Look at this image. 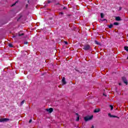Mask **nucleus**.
<instances>
[{
	"instance_id": "1",
	"label": "nucleus",
	"mask_w": 128,
	"mask_h": 128,
	"mask_svg": "<svg viewBox=\"0 0 128 128\" xmlns=\"http://www.w3.org/2000/svg\"><path fill=\"white\" fill-rule=\"evenodd\" d=\"M93 117H94V116H86L84 117V120L85 122H88V120H92V118Z\"/></svg>"
},
{
	"instance_id": "2",
	"label": "nucleus",
	"mask_w": 128,
	"mask_h": 128,
	"mask_svg": "<svg viewBox=\"0 0 128 128\" xmlns=\"http://www.w3.org/2000/svg\"><path fill=\"white\" fill-rule=\"evenodd\" d=\"M9 120L8 118H0V122H8Z\"/></svg>"
},
{
	"instance_id": "3",
	"label": "nucleus",
	"mask_w": 128,
	"mask_h": 128,
	"mask_svg": "<svg viewBox=\"0 0 128 128\" xmlns=\"http://www.w3.org/2000/svg\"><path fill=\"white\" fill-rule=\"evenodd\" d=\"M90 45H86L85 46H84V50H90Z\"/></svg>"
},
{
	"instance_id": "4",
	"label": "nucleus",
	"mask_w": 128,
	"mask_h": 128,
	"mask_svg": "<svg viewBox=\"0 0 128 128\" xmlns=\"http://www.w3.org/2000/svg\"><path fill=\"white\" fill-rule=\"evenodd\" d=\"M122 80L124 84H128V80H126V77H122Z\"/></svg>"
},
{
	"instance_id": "5",
	"label": "nucleus",
	"mask_w": 128,
	"mask_h": 128,
	"mask_svg": "<svg viewBox=\"0 0 128 128\" xmlns=\"http://www.w3.org/2000/svg\"><path fill=\"white\" fill-rule=\"evenodd\" d=\"M62 83L63 84H66V78H62Z\"/></svg>"
},
{
	"instance_id": "6",
	"label": "nucleus",
	"mask_w": 128,
	"mask_h": 128,
	"mask_svg": "<svg viewBox=\"0 0 128 128\" xmlns=\"http://www.w3.org/2000/svg\"><path fill=\"white\" fill-rule=\"evenodd\" d=\"M52 108H50L49 109H46V111L48 112H52Z\"/></svg>"
},
{
	"instance_id": "7",
	"label": "nucleus",
	"mask_w": 128,
	"mask_h": 128,
	"mask_svg": "<svg viewBox=\"0 0 128 128\" xmlns=\"http://www.w3.org/2000/svg\"><path fill=\"white\" fill-rule=\"evenodd\" d=\"M108 116H110V118H116V116L111 115L110 114H108Z\"/></svg>"
},
{
	"instance_id": "8",
	"label": "nucleus",
	"mask_w": 128,
	"mask_h": 128,
	"mask_svg": "<svg viewBox=\"0 0 128 128\" xmlns=\"http://www.w3.org/2000/svg\"><path fill=\"white\" fill-rule=\"evenodd\" d=\"M100 110V108H96L94 110V112H99Z\"/></svg>"
},
{
	"instance_id": "9",
	"label": "nucleus",
	"mask_w": 128,
	"mask_h": 128,
	"mask_svg": "<svg viewBox=\"0 0 128 128\" xmlns=\"http://www.w3.org/2000/svg\"><path fill=\"white\" fill-rule=\"evenodd\" d=\"M116 20H120V16H117L116 18Z\"/></svg>"
},
{
	"instance_id": "10",
	"label": "nucleus",
	"mask_w": 128,
	"mask_h": 128,
	"mask_svg": "<svg viewBox=\"0 0 128 128\" xmlns=\"http://www.w3.org/2000/svg\"><path fill=\"white\" fill-rule=\"evenodd\" d=\"M124 48L125 50H126V52H128V46H124Z\"/></svg>"
},
{
	"instance_id": "11",
	"label": "nucleus",
	"mask_w": 128,
	"mask_h": 128,
	"mask_svg": "<svg viewBox=\"0 0 128 128\" xmlns=\"http://www.w3.org/2000/svg\"><path fill=\"white\" fill-rule=\"evenodd\" d=\"M100 16H101V18H104V14L101 13Z\"/></svg>"
},
{
	"instance_id": "12",
	"label": "nucleus",
	"mask_w": 128,
	"mask_h": 128,
	"mask_svg": "<svg viewBox=\"0 0 128 128\" xmlns=\"http://www.w3.org/2000/svg\"><path fill=\"white\" fill-rule=\"evenodd\" d=\"M110 108H111V110H114V106L112 105H110Z\"/></svg>"
},
{
	"instance_id": "13",
	"label": "nucleus",
	"mask_w": 128,
	"mask_h": 128,
	"mask_svg": "<svg viewBox=\"0 0 128 128\" xmlns=\"http://www.w3.org/2000/svg\"><path fill=\"white\" fill-rule=\"evenodd\" d=\"M24 104V100H22V101L21 102L20 104H21V106H22L23 104Z\"/></svg>"
},
{
	"instance_id": "14",
	"label": "nucleus",
	"mask_w": 128,
	"mask_h": 128,
	"mask_svg": "<svg viewBox=\"0 0 128 128\" xmlns=\"http://www.w3.org/2000/svg\"><path fill=\"white\" fill-rule=\"evenodd\" d=\"M8 46H10V48H12V44H8Z\"/></svg>"
},
{
	"instance_id": "15",
	"label": "nucleus",
	"mask_w": 128,
	"mask_h": 128,
	"mask_svg": "<svg viewBox=\"0 0 128 128\" xmlns=\"http://www.w3.org/2000/svg\"><path fill=\"white\" fill-rule=\"evenodd\" d=\"M108 28H112V24H110V25L108 26Z\"/></svg>"
},
{
	"instance_id": "16",
	"label": "nucleus",
	"mask_w": 128,
	"mask_h": 128,
	"mask_svg": "<svg viewBox=\"0 0 128 128\" xmlns=\"http://www.w3.org/2000/svg\"><path fill=\"white\" fill-rule=\"evenodd\" d=\"M114 26H118V22H114Z\"/></svg>"
},
{
	"instance_id": "17",
	"label": "nucleus",
	"mask_w": 128,
	"mask_h": 128,
	"mask_svg": "<svg viewBox=\"0 0 128 128\" xmlns=\"http://www.w3.org/2000/svg\"><path fill=\"white\" fill-rule=\"evenodd\" d=\"M95 44H100V42H98V41L95 40Z\"/></svg>"
},
{
	"instance_id": "18",
	"label": "nucleus",
	"mask_w": 128,
	"mask_h": 128,
	"mask_svg": "<svg viewBox=\"0 0 128 128\" xmlns=\"http://www.w3.org/2000/svg\"><path fill=\"white\" fill-rule=\"evenodd\" d=\"M76 120L77 121V122H78V120H80V117H77V118H76Z\"/></svg>"
},
{
	"instance_id": "19",
	"label": "nucleus",
	"mask_w": 128,
	"mask_h": 128,
	"mask_svg": "<svg viewBox=\"0 0 128 128\" xmlns=\"http://www.w3.org/2000/svg\"><path fill=\"white\" fill-rule=\"evenodd\" d=\"M24 36V33L22 34H19V36Z\"/></svg>"
},
{
	"instance_id": "20",
	"label": "nucleus",
	"mask_w": 128,
	"mask_h": 128,
	"mask_svg": "<svg viewBox=\"0 0 128 128\" xmlns=\"http://www.w3.org/2000/svg\"><path fill=\"white\" fill-rule=\"evenodd\" d=\"M28 44V42H24V44Z\"/></svg>"
},
{
	"instance_id": "21",
	"label": "nucleus",
	"mask_w": 128,
	"mask_h": 128,
	"mask_svg": "<svg viewBox=\"0 0 128 128\" xmlns=\"http://www.w3.org/2000/svg\"><path fill=\"white\" fill-rule=\"evenodd\" d=\"M118 10H122V7H120V8H119Z\"/></svg>"
},
{
	"instance_id": "22",
	"label": "nucleus",
	"mask_w": 128,
	"mask_h": 128,
	"mask_svg": "<svg viewBox=\"0 0 128 128\" xmlns=\"http://www.w3.org/2000/svg\"><path fill=\"white\" fill-rule=\"evenodd\" d=\"M16 2L15 4H13L12 5V6H15L16 5Z\"/></svg>"
},
{
	"instance_id": "23",
	"label": "nucleus",
	"mask_w": 128,
	"mask_h": 128,
	"mask_svg": "<svg viewBox=\"0 0 128 128\" xmlns=\"http://www.w3.org/2000/svg\"><path fill=\"white\" fill-rule=\"evenodd\" d=\"M32 120H30V121H29V122L30 124V122H32Z\"/></svg>"
},
{
	"instance_id": "24",
	"label": "nucleus",
	"mask_w": 128,
	"mask_h": 128,
	"mask_svg": "<svg viewBox=\"0 0 128 128\" xmlns=\"http://www.w3.org/2000/svg\"><path fill=\"white\" fill-rule=\"evenodd\" d=\"M64 43H65L66 44H68V42H65Z\"/></svg>"
},
{
	"instance_id": "25",
	"label": "nucleus",
	"mask_w": 128,
	"mask_h": 128,
	"mask_svg": "<svg viewBox=\"0 0 128 128\" xmlns=\"http://www.w3.org/2000/svg\"><path fill=\"white\" fill-rule=\"evenodd\" d=\"M50 1L48 0V4H50Z\"/></svg>"
},
{
	"instance_id": "26",
	"label": "nucleus",
	"mask_w": 128,
	"mask_h": 128,
	"mask_svg": "<svg viewBox=\"0 0 128 128\" xmlns=\"http://www.w3.org/2000/svg\"><path fill=\"white\" fill-rule=\"evenodd\" d=\"M119 86H122V84L121 83H119Z\"/></svg>"
},
{
	"instance_id": "27",
	"label": "nucleus",
	"mask_w": 128,
	"mask_h": 128,
	"mask_svg": "<svg viewBox=\"0 0 128 128\" xmlns=\"http://www.w3.org/2000/svg\"><path fill=\"white\" fill-rule=\"evenodd\" d=\"M104 96H106V95L104 94H103Z\"/></svg>"
},
{
	"instance_id": "28",
	"label": "nucleus",
	"mask_w": 128,
	"mask_h": 128,
	"mask_svg": "<svg viewBox=\"0 0 128 128\" xmlns=\"http://www.w3.org/2000/svg\"><path fill=\"white\" fill-rule=\"evenodd\" d=\"M28 4L26 5V8H28Z\"/></svg>"
},
{
	"instance_id": "29",
	"label": "nucleus",
	"mask_w": 128,
	"mask_h": 128,
	"mask_svg": "<svg viewBox=\"0 0 128 128\" xmlns=\"http://www.w3.org/2000/svg\"><path fill=\"white\" fill-rule=\"evenodd\" d=\"M12 38H16V36H13Z\"/></svg>"
},
{
	"instance_id": "30",
	"label": "nucleus",
	"mask_w": 128,
	"mask_h": 128,
	"mask_svg": "<svg viewBox=\"0 0 128 128\" xmlns=\"http://www.w3.org/2000/svg\"><path fill=\"white\" fill-rule=\"evenodd\" d=\"M63 14L62 12H60V14Z\"/></svg>"
},
{
	"instance_id": "31",
	"label": "nucleus",
	"mask_w": 128,
	"mask_h": 128,
	"mask_svg": "<svg viewBox=\"0 0 128 128\" xmlns=\"http://www.w3.org/2000/svg\"><path fill=\"white\" fill-rule=\"evenodd\" d=\"M106 20V19L104 20Z\"/></svg>"
}]
</instances>
